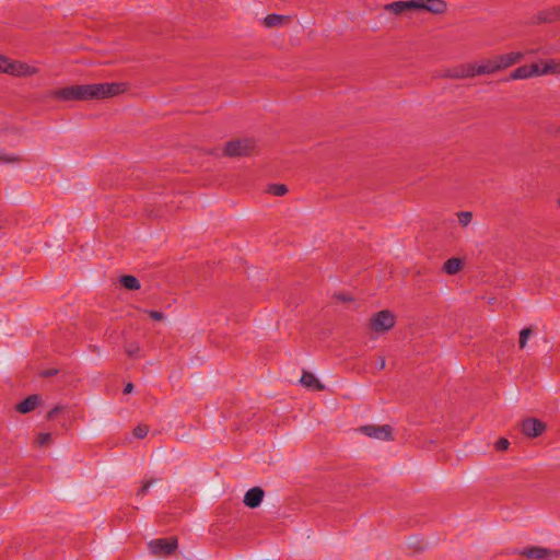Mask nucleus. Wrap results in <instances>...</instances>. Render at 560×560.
<instances>
[{"label":"nucleus","mask_w":560,"mask_h":560,"mask_svg":"<svg viewBox=\"0 0 560 560\" xmlns=\"http://www.w3.org/2000/svg\"><path fill=\"white\" fill-rule=\"evenodd\" d=\"M127 91L126 83L78 84L52 90L48 96L59 101L103 100L119 95Z\"/></svg>","instance_id":"obj_1"},{"label":"nucleus","mask_w":560,"mask_h":560,"mask_svg":"<svg viewBox=\"0 0 560 560\" xmlns=\"http://www.w3.org/2000/svg\"><path fill=\"white\" fill-rule=\"evenodd\" d=\"M256 141L252 138L231 140L225 143L224 155L229 158L248 156L254 153Z\"/></svg>","instance_id":"obj_2"},{"label":"nucleus","mask_w":560,"mask_h":560,"mask_svg":"<svg viewBox=\"0 0 560 560\" xmlns=\"http://www.w3.org/2000/svg\"><path fill=\"white\" fill-rule=\"evenodd\" d=\"M395 325V316L388 310L377 312L370 319V327L376 332H385Z\"/></svg>","instance_id":"obj_3"},{"label":"nucleus","mask_w":560,"mask_h":560,"mask_svg":"<svg viewBox=\"0 0 560 560\" xmlns=\"http://www.w3.org/2000/svg\"><path fill=\"white\" fill-rule=\"evenodd\" d=\"M149 550L155 556H170L178 547L177 538H158L148 544Z\"/></svg>","instance_id":"obj_4"},{"label":"nucleus","mask_w":560,"mask_h":560,"mask_svg":"<svg viewBox=\"0 0 560 560\" xmlns=\"http://www.w3.org/2000/svg\"><path fill=\"white\" fill-rule=\"evenodd\" d=\"M5 66L7 69H4V73L19 78H26L38 73V68L26 62L12 60L8 57Z\"/></svg>","instance_id":"obj_5"},{"label":"nucleus","mask_w":560,"mask_h":560,"mask_svg":"<svg viewBox=\"0 0 560 560\" xmlns=\"http://www.w3.org/2000/svg\"><path fill=\"white\" fill-rule=\"evenodd\" d=\"M529 560H559L560 550L545 547H529L520 552Z\"/></svg>","instance_id":"obj_6"},{"label":"nucleus","mask_w":560,"mask_h":560,"mask_svg":"<svg viewBox=\"0 0 560 560\" xmlns=\"http://www.w3.org/2000/svg\"><path fill=\"white\" fill-rule=\"evenodd\" d=\"M360 431L363 432L365 435L382 440V441H392L393 434H392V427L388 424L384 425H373L368 424L360 428Z\"/></svg>","instance_id":"obj_7"},{"label":"nucleus","mask_w":560,"mask_h":560,"mask_svg":"<svg viewBox=\"0 0 560 560\" xmlns=\"http://www.w3.org/2000/svg\"><path fill=\"white\" fill-rule=\"evenodd\" d=\"M521 429L526 436L537 438L545 432L546 424L536 418H528L522 421Z\"/></svg>","instance_id":"obj_8"},{"label":"nucleus","mask_w":560,"mask_h":560,"mask_svg":"<svg viewBox=\"0 0 560 560\" xmlns=\"http://www.w3.org/2000/svg\"><path fill=\"white\" fill-rule=\"evenodd\" d=\"M537 75H539V66L537 63L524 65L514 69L510 73L509 80H524Z\"/></svg>","instance_id":"obj_9"},{"label":"nucleus","mask_w":560,"mask_h":560,"mask_svg":"<svg viewBox=\"0 0 560 560\" xmlns=\"http://www.w3.org/2000/svg\"><path fill=\"white\" fill-rule=\"evenodd\" d=\"M420 1L418 0H408V1H395L388 3L384 7V9L390 13L396 15L402 14L411 9H418Z\"/></svg>","instance_id":"obj_10"},{"label":"nucleus","mask_w":560,"mask_h":560,"mask_svg":"<svg viewBox=\"0 0 560 560\" xmlns=\"http://www.w3.org/2000/svg\"><path fill=\"white\" fill-rule=\"evenodd\" d=\"M264 497V490L260 487H254L246 491L243 502L247 508L256 509L261 504Z\"/></svg>","instance_id":"obj_11"},{"label":"nucleus","mask_w":560,"mask_h":560,"mask_svg":"<svg viewBox=\"0 0 560 560\" xmlns=\"http://www.w3.org/2000/svg\"><path fill=\"white\" fill-rule=\"evenodd\" d=\"M450 79H466L475 77L474 63L462 65L452 69H447L444 73Z\"/></svg>","instance_id":"obj_12"},{"label":"nucleus","mask_w":560,"mask_h":560,"mask_svg":"<svg viewBox=\"0 0 560 560\" xmlns=\"http://www.w3.org/2000/svg\"><path fill=\"white\" fill-rule=\"evenodd\" d=\"M524 55L522 52H508L503 55L495 56V62L499 71L506 69L523 59Z\"/></svg>","instance_id":"obj_13"},{"label":"nucleus","mask_w":560,"mask_h":560,"mask_svg":"<svg viewBox=\"0 0 560 560\" xmlns=\"http://www.w3.org/2000/svg\"><path fill=\"white\" fill-rule=\"evenodd\" d=\"M499 71L494 57L481 61L480 63H474L475 75L492 74Z\"/></svg>","instance_id":"obj_14"},{"label":"nucleus","mask_w":560,"mask_h":560,"mask_svg":"<svg viewBox=\"0 0 560 560\" xmlns=\"http://www.w3.org/2000/svg\"><path fill=\"white\" fill-rule=\"evenodd\" d=\"M540 23H553L560 20V5L545 9L537 14Z\"/></svg>","instance_id":"obj_15"},{"label":"nucleus","mask_w":560,"mask_h":560,"mask_svg":"<svg viewBox=\"0 0 560 560\" xmlns=\"http://www.w3.org/2000/svg\"><path fill=\"white\" fill-rule=\"evenodd\" d=\"M40 397L36 394L30 395L24 400H22L20 404L16 405V411L20 413H28L32 410L36 408V406L39 404Z\"/></svg>","instance_id":"obj_16"},{"label":"nucleus","mask_w":560,"mask_h":560,"mask_svg":"<svg viewBox=\"0 0 560 560\" xmlns=\"http://www.w3.org/2000/svg\"><path fill=\"white\" fill-rule=\"evenodd\" d=\"M420 4L418 9H424L432 13H443L446 9V3L443 0H419Z\"/></svg>","instance_id":"obj_17"},{"label":"nucleus","mask_w":560,"mask_h":560,"mask_svg":"<svg viewBox=\"0 0 560 560\" xmlns=\"http://www.w3.org/2000/svg\"><path fill=\"white\" fill-rule=\"evenodd\" d=\"M300 382L306 387L315 390H323L324 385L314 376V374L303 371Z\"/></svg>","instance_id":"obj_18"},{"label":"nucleus","mask_w":560,"mask_h":560,"mask_svg":"<svg viewBox=\"0 0 560 560\" xmlns=\"http://www.w3.org/2000/svg\"><path fill=\"white\" fill-rule=\"evenodd\" d=\"M463 268V260L456 257L447 259L442 267L446 275H456Z\"/></svg>","instance_id":"obj_19"},{"label":"nucleus","mask_w":560,"mask_h":560,"mask_svg":"<svg viewBox=\"0 0 560 560\" xmlns=\"http://www.w3.org/2000/svg\"><path fill=\"white\" fill-rule=\"evenodd\" d=\"M120 283L124 288L128 290H139L140 289V282L139 280L131 275H125L120 278Z\"/></svg>","instance_id":"obj_20"},{"label":"nucleus","mask_w":560,"mask_h":560,"mask_svg":"<svg viewBox=\"0 0 560 560\" xmlns=\"http://www.w3.org/2000/svg\"><path fill=\"white\" fill-rule=\"evenodd\" d=\"M549 73H560V62L550 60L545 62L544 67H539V75H546Z\"/></svg>","instance_id":"obj_21"},{"label":"nucleus","mask_w":560,"mask_h":560,"mask_svg":"<svg viewBox=\"0 0 560 560\" xmlns=\"http://www.w3.org/2000/svg\"><path fill=\"white\" fill-rule=\"evenodd\" d=\"M287 19L284 15L280 14H269L265 18V25L268 27H275L279 26L283 23V21Z\"/></svg>","instance_id":"obj_22"},{"label":"nucleus","mask_w":560,"mask_h":560,"mask_svg":"<svg viewBox=\"0 0 560 560\" xmlns=\"http://www.w3.org/2000/svg\"><path fill=\"white\" fill-rule=\"evenodd\" d=\"M267 192L273 196H284L288 192V187L284 184H270Z\"/></svg>","instance_id":"obj_23"},{"label":"nucleus","mask_w":560,"mask_h":560,"mask_svg":"<svg viewBox=\"0 0 560 560\" xmlns=\"http://www.w3.org/2000/svg\"><path fill=\"white\" fill-rule=\"evenodd\" d=\"M532 334H533V330L530 328H528V327L521 330V332H520V340H518L521 349L525 348L526 342H527V340H528V338L530 337Z\"/></svg>","instance_id":"obj_24"},{"label":"nucleus","mask_w":560,"mask_h":560,"mask_svg":"<svg viewBox=\"0 0 560 560\" xmlns=\"http://www.w3.org/2000/svg\"><path fill=\"white\" fill-rule=\"evenodd\" d=\"M125 351L127 353L128 357L130 358H138L139 357V352H140V347L138 346V343H128L126 347H125Z\"/></svg>","instance_id":"obj_25"},{"label":"nucleus","mask_w":560,"mask_h":560,"mask_svg":"<svg viewBox=\"0 0 560 560\" xmlns=\"http://www.w3.org/2000/svg\"><path fill=\"white\" fill-rule=\"evenodd\" d=\"M472 219V214L469 211H463L458 213V222L462 226H467Z\"/></svg>","instance_id":"obj_26"},{"label":"nucleus","mask_w":560,"mask_h":560,"mask_svg":"<svg viewBox=\"0 0 560 560\" xmlns=\"http://www.w3.org/2000/svg\"><path fill=\"white\" fill-rule=\"evenodd\" d=\"M51 442V434L42 432L37 435L36 443L38 446H46Z\"/></svg>","instance_id":"obj_27"},{"label":"nucleus","mask_w":560,"mask_h":560,"mask_svg":"<svg viewBox=\"0 0 560 560\" xmlns=\"http://www.w3.org/2000/svg\"><path fill=\"white\" fill-rule=\"evenodd\" d=\"M148 432H149V428H148V425H145V424H139V425H137V427L135 428V430H133V435H135V438H137V439H143V438H145V436H147Z\"/></svg>","instance_id":"obj_28"},{"label":"nucleus","mask_w":560,"mask_h":560,"mask_svg":"<svg viewBox=\"0 0 560 560\" xmlns=\"http://www.w3.org/2000/svg\"><path fill=\"white\" fill-rule=\"evenodd\" d=\"M156 481H158V479H150V480L144 481L142 487L138 490L137 495L144 497L148 493L150 487Z\"/></svg>","instance_id":"obj_29"},{"label":"nucleus","mask_w":560,"mask_h":560,"mask_svg":"<svg viewBox=\"0 0 560 560\" xmlns=\"http://www.w3.org/2000/svg\"><path fill=\"white\" fill-rule=\"evenodd\" d=\"M19 161H20V159L15 155L0 152V163H15Z\"/></svg>","instance_id":"obj_30"},{"label":"nucleus","mask_w":560,"mask_h":560,"mask_svg":"<svg viewBox=\"0 0 560 560\" xmlns=\"http://www.w3.org/2000/svg\"><path fill=\"white\" fill-rule=\"evenodd\" d=\"M510 442L505 438H501L495 443L497 451H505L509 448Z\"/></svg>","instance_id":"obj_31"},{"label":"nucleus","mask_w":560,"mask_h":560,"mask_svg":"<svg viewBox=\"0 0 560 560\" xmlns=\"http://www.w3.org/2000/svg\"><path fill=\"white\" fill-rule=\"evenodd\" d=\"M61 410H63V406L58 405L48 411L46 418L54 420Z\"/></svg>","instance_id":"obj_32"},{"label":"nucleus","mask_w":560,"mask_h":560,"mask_svg":"<svg viewBox=\"0 0 560 560\" xmlns=\"http://www.w3.org/2000/svg\"><path fill=\"white\" fill-rule=\"evenodd\" d=\"M147 313L154 320H162L165 317L164 314L160 311L151 310V311H147Z\"/></svg>","instance_id":"obj_33"},{"label":"nucleus","mask_w":560,"mask_h":560,"mask_svg":"<svg viewBox=\"0 0 560 560\" xmlns=\"http://www.w3.org/2000/svg\"><path fill=\"white\" fill-rule=\"evenodd\" d=\"M58 373V370L56 369H49V370H46L44 372H42V376L43 377H50V376H54Z\"/></svg>","instance_id":"obj_34"},{"label":"nucleus","mask_w":560,"mask_h":560,"mask_svg":"<svg viewBox=\"0 0 560 560\" xmlns=\"http://www.w3.org/2000/svg\"><path fill=\"white\" fill-rule=\"evenodd\" d=\"M7 57L3 55H0V73H4V69H7Z\"/></svg>","instance_id":"obj_35"},{"label":"nucleus","mask_w":560,"mask_h":560,"mask_svg":"<svg viewBox=\"0 0 560 560\" xmlns=\"http://www.w3.org/2000/svg\"><path fill=\"white\" fill-rule=\"evenodd\" d=\"M385 364H386L385 358L380 357L377 360V363H376L378 370H383L385 368Z\"/></svg>","instance_id":"obj_36"},{"label":"nucleus","mask_w":560,"mask_h":560,"mask_svg":"<svg viewBox=\"0 0 560 560\" xmlns=\"http://www.w3.org/2000/svg\"><path fill=\"white\" fill-rule=\"evenodd\" d=\"M133 390V384L132 383H127L124 387V394H130L131 392Z\"/></svg>","instance_id":"obj_37"},{"label":"nucleus","mask_w":560,"mask_h":560,"mask_svg":"<svg viewBox=\"0 0 560 560\" xmlns=\"http://www.w3.org/2000/svg\"><path fill=\"white\" fill-rule=\"evenodd\" d=\"M340 299H341L342 301H349V300H350V298H347V296H345V295H340Z\"/></svg>","instance_id":"obj_38"}]
</instances>
